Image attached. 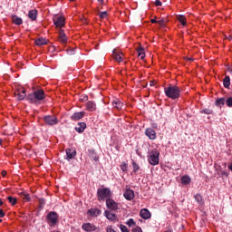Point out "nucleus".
<instances>
[{"mask_svg": "<svg viewBox=\"0 0 232 232\" xmlns=\"http://www.w3.org/2000/svg\"><path fill=\"white\" fill-rule=\"evenodd\" d=\"M132 169L134 173H137L139 171V169H140V166H139V164H137V162H135V160H132Z\"/></svg>", "mask_w": 232, "mask_h": 232, "instance_id": "nucleus-36", "label": "nucleus"}, {"mask_svg": "<svg viewBox=\"0 0 232 232\" xmlns=\"http://www.w3.org/2000/svg\"><path fill=\"white\" fill-rule=\"evenodd\" d=\"M123 197L126 200H133L135 198V192L130 188H126L123 192Z\"/></svg>", "mask_w": 232, "mask_h": 232, "instance_id": "nucleus-14", "label": "nucleus"}, {"mask_svg": "<svg viewBox=\"0 0 232 232\" xmlns=\"http://www.w3.org/2000/svg\"><path fill=\"white\" fill-rule=\"evenodd\" d=\"M98 3H101V5H102L104 3V0H98Z\"/></svg>", "mask_w": 232, "mask_h": 232, "instance_id": "nucleus-53", "label": "nucleus"}, {"mask_svg": "<svg viewBox=\"0 0 232 232\" xmlns=\"http://www.w3.org/2000/svg\"><path fill=\"white\" fill-rule=\"evenodd\" d=\"M12 23H14V24H16L17 26H20V24H23V18L15 15V14H12Z\"/></svg>", "mask_w": 232, "mask_h": 232, "instance_id": "nucleus-22", "label": "nucleus"}, {"mask_svg": "<svg viewBox=\"0 0 232 232\" xmlns=\"http://www.w3.org/2000/svg\"><path fill=\"white\" fill-rule=\"evenodd\" d=\"M145 135L150 140H155V139H157V132L155 131V130H153L151 128H148L145 130Z\"/></svg>", "mask_w": 232, "mask_h": 232, "instance_id": "nucleus-11", "label": "nucleus"}, {"mask_svg": "<svg viewBox=\"0 0 232 232\" xmlns=\"http://www.w3.org/2000/svg\"><path fill=\"white\" fill-rule=\"evenodd\" d=\"M177 19H178V21H179V23L182 24V26H186V24H188L186 16L179 14V15H178Z\"/></svg>", "mask_w": 232, "mask_h": 232, "instance_id": "nucleus-33", "label": "nucleus"}, {"mask_svg": "<svg viewBox=\"0 0 232 232\" xmlns=\"http://www.w3.org/2000/svg\"><path fill=\"white\" fill-rule=\"evenodd\" d=\"M223 86L229 90V87L231 86V78H229V76H225L223 80Z\"/></svg>", "mask_w": 232, "mask_h": 232, "instance_id": "nucleus-28", "label": "nucleus"}, {"mask_svg": "<svg viewBox=\"0 0 232 232\" xmlns=\"http://www.w3.org/2000/svg\"><path fill=\"white\" fill-rule=\"evenodd\" d=\"M165 95L169 99L175 101L180 97V88L177 85L169 84V86L164 88Z\"/></svg>", "mask_w": 232, "mask_h": 232, "instance_id": "nucleus-1", "label": "nucleus"}, {"mask_svg": "<svg viewBox=\"0 0 232 232\" xmlns=\"http://www.w3.org/2000/svg\"><path fill=\"white\" fill-rule=\"evenodd\" d=\"M88 102V95L83 94L80 96V102Z\"/></svg>", "mask_w": 232, "mask_h": 232, "instance_id": "nucleus-40", "label": "nucleus"}, {"mask_svg": "<svg viewBox=\"0 0 232 232\" xmlns=\"http://www.w3.org/2000/svg\"><path fill=\"white\" fill-rule=\"evenodd\" d=\"M226 104V98H218L216 101V106H218L219 108H222Z\"/></svg>", "mask_w": 232, "mask_h": 232, "instance_id": "nucleus-34", "label": "nucleus"}, {"mask_svg": "<svg viewBox=\"0 0 232 232\" xmlns=\"http://www.w3.org/2000/svg\"><path fill=\"white\" fill-rule=\"evenodd\" d=\"M154 5L155 6H162V2H160V0H156Z\"/></svg>", "mask_w": 232, "mask_h": 232, "instance_id": "nucleus-47", "label": "nucleus"}, {"mask_svg": "<svg viewBox=\"0 0 232 232\" xmlns=\"http://www.w3.org/2000/svg\"><path fill=\"white\" fill-rule=\"evenodd\" d=\"M203 113H206V115H211L213 113V111L210 109H204Z\"/></svg>", "mask_w": 232, "mask_h": 232, "instance_id": "nucleus-45", "label": "nucleus"}, {"mask_svg": "<svg viewBox=\"0 0 232 232\" xmlns=\"http://www.w3.org/2000/svg\"><path fill=\"white\" fill-rule=\"evenodd\" d=\"M86 108L88 111H95V110H97V105L95 104V102L89 101L86 103Z\"/></svg>", "mask_w": 232, "mask_h": 232, "instance_id": "nucleus-21", "label": "nucleus"}, {"mask_svg": "<svg viewBox=\"0 0 232 232\" xmlns=\"http://www.w3.org/2000/svg\"><path fill=\"white\" fill-rule=\"evenodd\" d=\"M28 17L31 19V21H35L37 19V10L34 9L29 11Z\"/></svg>", "mask_w": 232, "mask_h": 232, "instance_id": "nucleus-26", "label": "nucleus"}, {"mask_svg": "<svg viewBox=\"0 0 232 232\" xmlns=\"http://www.w3.org/2000/svg\"><path fill=\"white\" fill-rule=\"evenodd\" d=\"M121 171H128V163L122 162L121 166Z\"/></svg>", "mask_w": 232, "mask_h": 232, "instance_id": "nucleus-42", "label": "nucleus"}, {"mask_svg": "<svg viewBox=\"0 0 232 232\" xmlns=\"http://www.w3.org/2000/svg\"><path fill=\"white\" fill-rule=\"evenodd\" d=\"M82 229L86 232H92L95 231L97 229V227L92 223H83L82 225Z\"/></svg>", "mask_w": 232, "mask_h": 232, "instance_id": "nucleus-12", "label": "nucleus"}, {"mask_svg": "<svg viewBox=\"0 0 232 232\" xmlns=\"http://www.w3.org/2000/svg\"><path fill=\"white\" fill-rule=\"evenodd\" d=\"M43 121L47 126H56V124H59V119L55 115L44 116Z\"/></svg>", "mask_w": 232, "mask_h": 232, "instance_id": "nucleus-5", "label": "nucleus"}, {"mask_svg": "<svg viewBox=\"0 0 232 232\" xmlns=\"http://www.w3.org/2000/svg\"><path fill=\"white\" fill-rule=\"evenodd\" d=\"M140 216L144 220H148V218H151V212H150V210H148L147 208H142L140 212Z\"/></svg>", "mask_w": 232, "mask_h": 232, "instance_id": "nucleus-16", "label": "nucleus"}, {"mask_svg": "<svg viewBox=\"0 0 232 232\" xmlns=\"http://www.w3.org/2000/svg\"><path fill=\"white\" fill-rule=\"evenodd\" d=\"M104 215L108 220H111V222L117 220V215L111 213L110 210H105Z\"/></svg>", "mask_w": 232, "mask_h": 232, "instance_id": "nucleus-20", "label": "nucleus"}, {"mask_svg": "<svg viewBox=\"0 0 232 232\" xmlns=\"http://www.w3.org/2000/svg\"><path fill=\"white\" fill-rule=\"evenodd\" d=\"M194 198L198 204H200L201 206H204V198H202V195L200 194H196L194 196Z\"/></svg>", "mask_w": 232, "mask_h": 232, "instance_id": "nucleus-32", "label": "nucleus"}, {"mask_svg": "<svg viewBox=\"0 0 232 232\" xmlns=\"http://www.w3.org/2000/svg\"><path fill=\"white\" fill-rule=\"evenodd\" d=\"M6 214L5 213V210H3L2 208H0V218H5Z\"/></svg>", "mask_w": 232, "mask_h": 232, "instance_id": "nucleus-48", "label": "nucleus"}, {"mask_svg": "<svg viewBox=\"0 0 232 232\" xmlns=\"http://www.w3.org/2000/svg\"><path fill=\"white\" fill-rule=\"evenodd\" d=\"M159 21H157L156 19H150V23H152V24H155L156 23H158Z\"/></svg>", "mask_w": 232, "mask_h": 232, "instance_id": "nucleus-50", "label": "nucleus"}, {"mask_svg": "<svg viewBox=\"0 0 232 232\" xmlns=\"http://www.w3.org/2000/svg\"><path fill=\"white\" fill-rule=\"evenodd\" d=\"M36 46H44V44H48V40L46 38L41 37L35 40Z\"/></svg>", "mask_w": 232, "mask_h": 232, "instance_id": "nucleus-24", "label": "nucleus"}, {"mask_svg": "<svg viewBox=\"0 0 232 232\" xmlns=\"http://www.w3.org/2000/svg\"><path fill=\"white\" fill-rule=\"evenodd\" d=\"M65 153L67 156V160H71V159H73V157L77 155V151L75 150V149H66Z\"/></svg>", "mask_w": 232, "mask_h": 232, "instance_id": "nucleus-18", "label": "nucleus"}, {"mask_svg": "<svg viewBox=\"0 0 232 232\" xmlns=\"http://www.w3.org/2000/svg\"><path fill=\"white\" fill-rule=\"evenodd\" d=\"M87 214L90 215V217H99V215H101V209L91 208L87 211Z\"/></svg>", "mask_w": 232, "mask_h": 232, "instance_id": "nucleus-23", "label": "nucleus"}, {"mask_svg": "<svg viewBox=\"0 0 232 232\" xmlns=\"http://www.w3.org/2000/svg\"><path fill=\"white\" fill-rule=\"evenodd\" d=\"M45 220L50 227H54V226L59 224V214H57L55 211H50L47 214Z\"/></svg>", "mask_w": 232, "mask_h": 232, "instance_id": "nucleus-2", "label": "nucleus"}, {"mask_svg": "<svg viewBox=\"0 0 232 232\" xmlns=\"http://www.w3.org/2000/svg\"><path fill=\"white\" fill-rule=\"evenodd\" d=\"M166 23H168V20H166L164 18L158 21V24H159L160 26H166Z\"/></svg>", "mask_w": 232, "mask_h": 232, "instance_id": "nucleus-41", "label": "nucleus"}, {"mask_svg": "<svg viewBox=\"0 0 232 232\" xmlns=\"http://www.w3.org/2000/svg\"><path fill=\"white\" fill-rule=\"evenodd\" d=\"M19 195H20L21 198H23V200H24L25 202H30V200H31L30 194H28L25 191H23Z\"/></svg>", "mask_w": 232, "mask_h": 232, "instance_id": "nucleus-31", "label": "nucleus"}, {"mask_svg": "<svg viewBox=\"0 0 232 232\" xmlns=\"http://www.w3.org/2000/svg\"><path fill=\"white\" fill-rule=\"evenodd\" d=\"M122 55L123 54L121 53V51L114 50L112 52V57L117 63H122Z\"/></svg>", "mask_w": 232, "mask_h": 232, "instance_id": "nucleus-17", "label": "nucleus"}, {"mask_svg": "<svg viewBox=\"0 0 232 232\" xmlns=\"http://www.w3.org/2000/svg\"><path fill=\"white\" fill-rule=\"evenodd\" d=\"M131 232H142V228H140V227H136L132 228Z\"/></svg>", "mask_w": 232, "mask_h": 232, "instance_id": "nucleus-46", "label": "nucleus"}, {"mask_svg": "<svg viewBox=\"0 0 232 232\" xmlns=\"http://www.w3.org/2000/svg\"><path fill=\"white\" fill-rule=\"evenodd\" d=\"M106 206L110 211H117L119 209V203H117L111 198L106 199Z\"/></svg>", "mask_w": 232, "mask_h": 232, "instance_id": "nucleus-6", "label": "nucleus"}, {"mask_svg": "<svg viewBox=\"0 0 232 232\" xmlns=\"http://www.w3.org/2000/svg\"><path fill=\"white\" fill-rule=\"evenodd\" d=\"M34 97L36 99V102L38 103L40 101H44L46 99V93L44 92V90L38 89L34 92Z\"/></svg>", "mask_w": 232, "mask_h": 232, "instance_id": "nucleus-8", "label": "nucleus"}, {"mask_svg": "<svg viewBox=\"0 0 232 232\" xmlns=\"http://www.w3.org/2000/svg\"><path fill=\"white\" fill-rule=\"evenodd\" d=\"M70 1L73 2V1H75V0H70Z\"/></svg>", "mask_w": 232, "mask_h": 232, "instance_id": "nucleus-59", "label": "nucleus"}, {"mask_svg": "<svg viewBox=\"0 0 232 232\" xmlns=\"http://www.w3.org/2000/svg\"><path fill=\"white\" fill-rule=\"evenodd\" d=\"M227 106H228V108H232V97H229L227 101Z\"/></svg>", "mask_w": 232, "mask_h": 232, "instance_id": "nucleus-44", "label": "nucleus"}, {"mask_svg": "<svg viewBox=\"0 0 232 232\" xmlns=\"http://www.w3.org/2000/svg\"><path fill=\"white\" fill-rule=\"evenodd\" d=\"M84 115H86V112L84 111L74 112L72 115H71V121L77 122V121H81V119H83Z\"/></svg>", "mask_w": 232, "mask_h": 232, "instance_id": "nucleus-13", "label": "nucleus"}, {"mask_svg": "<svg viewBox=\"0 0 232 232\" xmlns=\"http://www.w3.org/2000/svg\"><path fill=\"white\" fill-rule=\"evenodd\" d=\"M8 202L11 203L12 206H15L17 204V198H14L12 196L7 197Z\"/></svg>", "mask_w": 232, "mask_h": 232, "instance_id": "nucleus-35", "label": "nucleus"}, {"mask_svg": "<svg viewBox=\"0 0 232 232\" xmlns=\"http://www.w3.org/2000/svg\"><path fill=\"white\" fill-rule=\"evenodd\" d=\"M154 84H155V82H154L153 81H151V82H150V86H154Z\"/></svg>", "mask_w": 232, "mask_h": 232, "instance_id": "nucleus-52", "label": "nucleus"}, {"mask_svg": "<svg viewBox=\"0 0 232 232\" xmlns=\"http://www.w3.org/2000/svg\"><path fill=\"white\" fill-rule=\"evenodd\" d=\"M181 184H183V186H188V184H191V178L188 175L181 177Z\"/></svg>", "mask_w": 232, "mask_h": 232, "instance_id": "nucleus-25", "label": "nucleus"}, {"mask_svg": "<svg viewBox=\"0 0 232 232\" xmlns=\"http://www.w3.org/2000/svg\"><path fill=\"white\" fill-rule=\"evenodd\" d=\"M97 197L100 202L108 200V198H111V190L108 188H98Z\"/></svg>", "mask_w": 232, "mask_h": 232, "instance_id": "nucleus-4", "label": "nucleus"}, {"mask_svg": "<svg viewBox=\"0 0 232 232\" xmlns=\"http://www.w3.org/2000/svg\"><path fill=\"white\" fill-rule=\"evenodd\" d=\"M53 24L56 26V28H60V30L64 26V17L63 16H54L53 18Z\"/></svg>", "mask_w": 232, "mask_h": 232, "instance_id": "nucleus-9", "label": "nucleus"}, {"mask_svg": "<svg viewBox=\"0 0 232 232\" xmlns=\"http://www.w3.org/2000/svg\"><path fill=\"white\" fill-rule=\"evenodd\" d=\"M1 175L2 177H5L6 175V170H2Z\"/></svg>", "mask_w": 232, "mask_h": 232, "instance_id": "nucleus-51", "label": "nucleus"}, {"mask_svg": "<svg viewBox=\"0 0 232 232\" xmlns=\"http://www.w3.org/2000/svg\"><path fill=\"white\" fill-rule=\"evenodd\" d=\"M160 155V152L157 149L149 150V155H148L149 164H150L151 166H157L159 164Z\"/></svg>", "mask_w": 232, "mask_h": 232, "instance_id": "nucleus-3", "label": "nucleus"}, {"mask_svg": "<svg viewBox=\"0 0 232 232\" xmlns=\"http://www.w3.org/2000/svg\"><path fill=\"white\" fill-rule=\"evenodd\" d=\"M136 222L133 218H130L127 222L126 225L129 226V227H132V226H136Z\"/></svg>", "mask_w": 232, "mask_h": 232, "instance_id": "nucleus-37", "label": "nucleus"}, {"mask_svg": "<svg viewBox=\"0 0 232 232\" xmlns=\"http://www.w3.org/2000/svg\"><path fill=\"white\" fill-rule=\"evenodd\" d=\"M84 130H86V122H79L75 127L77 133H84Z\"/></svg>", "mask_w": 232, "mask_h": 232, "instance_id": "nucleus-19", "label": "nucleus"}, {"mask_svg": "<svg viewBox=\"0 0 232 232\" xmlns=\"http://www.w3.org/2000/svg\"><path fill=\"white\" fill-rule=\"evenodd\" d=\"M27 101H29V102H31V104H37V100L35 98V93H30L27 95Z\"/></svg>", "mask_w": 232, "mask_h": 232, "instance_id": "nucleus-29", "label": "nucleus"}, {"mask_svg": "<svg viewBox=\"0 0 232 232\" xmlns=\"http://www.w3.org/2000/svg\"><path fill=\"white\" fill-rule=\"evenodd\" d=\"M4 202L0 199V206H3Z\"/></svg>", "mask_w": 232, "mask_h": 232, "instance_id": "nucleus-54", "label": "nucleus"}, {"mask_svg": "<svg viewBox=\"0 0 232 232\" xmlns=\"http://www.w3.org/2000/svg\"><path fill=\"white\" fill-rule=\"evenodd\" d=\"M14 96L17 101H24L26 99V90L24 88H19L14 91Z\"/></svg>", "mask_w": 232, "mask_h": 232, "instance_id": "nucleus-7", "label": "nucleus"}, {"mask_svg": "<svg viewBox=\"0 0 232 232\" xmlns=\"http://www.w3.org/2000/svg\"><path fill=\"white\" fill-rule=\"evenodd\" d=\"M75 50L74 49H71L70 51H68V54L69 55H73Z\"/></svg>", "mask_w": 232, "mask_h": 232, "instance_id": "nucleus-49", "label": "nucleus"}, {"mask_svg": "<svg viewBox=\"0 0 232 232\" xmlns=\"http://www.w3.org/2000/svg\"><path fill=\"white\" fill-rule=\"evenodd\" d=\"M165 232H173V230H171V229H169V230H167V231H165Z\"/></svg>", "mask_w": 232, "mask_h": 232, "instance_id": "nucleus-56", "label": "nucleus"}, {"mask_svg": "<svg viewBox=\"0 0 232 232\" xmlns=\"http://www.w3.org/2000/svg\"><path fill=\"white\" fill-rule=\"evenodd\" d=\"M137 53H138V57H140L141 61H144V59H146V53H144V48L139 47L137 49Z\"/></svg>", "mask_w": 232, "mask_h": 232, "instance_id": "nucleus-27", "label": "nucleus"}, {"mask_svg": "<svg viewBox=\"0 0 232 232\" xmlns=\"http://www.w3.org/2000/svg\"><path fill=\"white\" fill-rule=\"evenodd\" d=\"M99 17H100L101 19H106V17H108V12H106V11L101 12V13L99 14Z\"/></svg>", "mask_w": 232, "mask_h": 232, "instance_id": "nucleus-39", "label": "nucleus"}, {"mask_svg": "<svg viewBox=\"0 0 232 232\" xmlns=\"http://www.w3.org/2000/svg\"><path fill=\"white\" fill-rule=\"evenodd\" d=\"M120 229L121 232H130V229H128V227L124 225H120Z\"/></svg>", "mask_w": 232, "mask_h": 232, "instance_id": "nucleus-43", "label": "nucleus"}, {"mask_svg": "<svg viewBox=\"0 0 232 232\" xmlns=\"http://www.w3.org/2000/svg\"><path fill=\"white\" fill-rule=\"evenodd\" d=\"M111 106L112 108H115L116 110L120 111V110H122V108H124V103L121 102V100L119 99H114L111 102Z\"/></svg>", "mask_w": 232, "mask_h": 232, "instance_id": "nucleus-15", "label": "nucleus"}, {"mask_svg": "<svg viewBox=\"0 0 232 232\" xmlns=\"http://www.w3.org/2000/svg\"><path fill=\"white\" fill-rule=\"evenodd\" d=\"M58 41L62 44H66V43H68V37H66V34L63 29H59L58 31Z\"/></svg>", "mask_w": 232, "mask_h": 232, "instance_id": "nucleus-10", "label": "nucleus"}, {"mask_svg": "<svg viewBox=\"0 0 232 232\" xmlns=\"http://www.w3.org/2000/svg\"><path fill=\"white\" fill-rule=\"evenodd\" d=\"M39 204H40V209H43V208H44V205L46 204V199L39 198Z\"/></svg>", "mask_w": 232, "mask_h": 232, "instance_id": "nucleus-38", "label": "nucleus"}, {"mask_svg": "<svg viewBox=\"0 0 232 232\" xmlns=\"http://www.w3.org/2000/svg\"><path fill=\"white\" fill-rule=\"evenodd\" d=\"M1 222H3V219L0 218V224H1Z\"/></svg>", "mask_w": 232, "mask_h": 232, "instance_id": "nucleus-58", "label": "nucleus"}, {"mask_svg": "<svg viewBox=\"0 0 232 232\" xmlns=\"http://www.w3.org/2000/svg\"><path fill=\"white\" fill-rule=\"evenodd\" d=\"M89 157L92 160H95V162L99 160V155H97V152H95V150H89Z\"/></svg>", "mask_w": 232, "mask_h": 232, "instance_id": "nucleus-30", "label": "nucleus"}, {"mask_svg": "<svg viewBox=\"0 0 232 232\" xmlns=\"http://www.w3.org/2000/svg\"><path fill=\"white\" fill-rule=\"evenodd\" d=\"M3 144V139H0V146Z\"/></svg>", "mask_w": 232, "mask_h": 232, "instance_id": "nucleus-55", "label": "nucleus"}, {"mask_svg": "<svg viewBox=\"0 0 232 232\" xmlns=\"http://www.w3.org/2000/svg\"><path fill=\"white\" fill-rule=\"evenodd\" d=\"M228 72H229L230 73H232V69H228Z\"/></svg>", "mask_w": 232, "mask_h": 232, "instance_id": "nucleus-57", "label": "nucleus"}]
</instances>
